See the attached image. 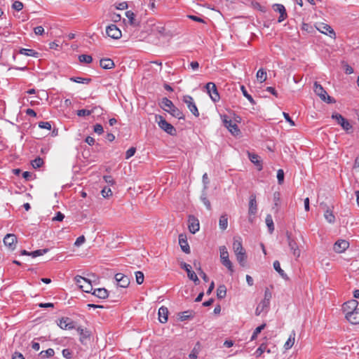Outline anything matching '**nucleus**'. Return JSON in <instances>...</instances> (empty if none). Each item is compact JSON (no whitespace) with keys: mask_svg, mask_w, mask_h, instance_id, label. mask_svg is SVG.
<instances>
[{"mask_svg":"<svg viewBox=\"0 0 359 359\" xmlns=\"http://www.w3.org/2000/svg\"><path fill=\"white\" fill-rule=\"evenodd\" d=\"M248 158L250 161L257 166L259 171L262 170L263 166L262 161L259 159L260 157L257 154L248 152Z\"/></svg>","mask_w":359,"mask_h":359,"instance_id":"nucleus-25","label":"nucleus"},{"mask_svg":"<svg viewBox=\"0 0 359 359\" xmlns=\"http://www.w3.org/2000/svg\"><path fill=\"white\" fill-rule=\"evenodd\" d=\"M270 306L269 302L262 300L255 309V315L260 316L262 313H267Z\"/></svg>","mask_w":359,"mask_h":359,"instance_id":"nucleus-19","label":"nucleus"},{"mask_svg":"<svg viewBox=\"0 0 359 359\" xmlns=\"http://www.w3.org/2000/svg\"><path fill=\"white\" fill-rule=\"evenodd\" d=\"M332 118L337 121L338 123L346 131H348L352 128L351 123L344 118L341 114L334 113L332 115Z\"/></svg>","mask_w":359,"mask_h":359,"instance_id":"nucleus-8","label":"nucleus"},{"mask_svg":"<svg viewBox=\"0 0 359 359\" xmlns=\"http://www.w3.org/2000/svg\"><path fill=\"white\" fill-rule=\"evenodd\" d=\"M161 107L165 111L168 112L172 116L178 119H184L183 112L174 105L172 102L167 97H163L161 102Z\"/></svg>","mask_w":359,"mask_h":359,"instance_id":"nucleus-1","label":"nucleus"},{"mask_svg":"<svg viewBox=\"0 0 359 359\" xmlns=\"http://www.w3.org/2000/svg\"><path fill=\"white\" fill-rule=\"evenodd\" d=\"M79 60L80 62L90 64L93 61V57L90 55L82 54L79 56Z\"/></svg>","mask_w":359,"mask_h":359,"instance_id":"nucleus-48","label":"nucleus"},{"mask_svg":"<svg viewBox=\"0 0 359 359\" xmlns=\"http://www.w3.org/2000/svg\"><path fill=\"white\" fill-rule=\"evenodd\" d=\"M223 122L224 126L233 135H236L240 133V130L237 124L234 123L231 119H228V117L226 116H224Z\"/></svg>","mask_w":359,"mask_h":359,"instance_id":"nucleus-9","label":"nucleus"},{"mask_svg":"<svg viewBox=\"0 0 359 359\" xmlns=\"http://www.w3.org/2000/svg\"><path fill=\"white\" fill-rule=\"evenodd\" d=\"M74 280L77 285L84 292L87 293H91L93 291V286L91 282L81 276H76Z\"/></svg>","mask_w":359,"mask_h":359,"instance_id":"nucleus-2","label":"nucleus"},{"mask_svg":"<svg viewBox=\"0 0 359 359\" xmlns=\"http://www.w3.org/2000/svg\"><path fill=\"white\" fill-rule=\"evenodd\" d=\"M313 90L315 93L318 95L322 100H325V95H327V92L320 84H319L318 82H315Z\"/></svg>","mask_w":359,"mask_h":359,"instance_id":"nucleus-26","label":"nucleus"},{"mask_svg":"<svg viewBox=\"0 0 359 359\" xmlns=\"http://www.w3.org/2000/svg\"><path fill=\"white\" fill-rule=\"evenodd\" d=\"M98 109L102 110V109L100 107H94L90 110L85 109H79L77 111L76 114L79 116H89L91 114L96 112Z\"/></svg>","mask_w":359,"mask_h":359,"instance_id":"nucleus-31","label":"nucleus"},{"mask_svg":"<svg viewBox=\"0 0 359 359\" xmlns=\"http://www.w3.org/2000/svg\"><path fill=\"white\" fill-rule=\"evenodd\" d=\"M92 294L97 297L99 299H104L108 297L109 296V292L107 289L104 287L100 288H96L93 290Z\"/></svg>","mask_w":359,"mask_h":359,"instance_id":"nucleus-23","label":"nucleus"},{"mask_svg":"<svg viewBox=\"0 0 359 359\" xmlns=\"http://www.w3.org/2000/svg\"><path fill=\"white\" fill-rule=\"evenodd\" d=\"M221 262L224 266H226L228 269L229 271L232 275L233 273L234 272V270H233V264H232L231 262L230 261L229 258L222 259Z\"/></svg>","mask_w":359,"mask_h":359,"instance_id":"nucleus-46","label":"nucleus"},{"mask_svg":"<svg viewBox=\"0 0 359 359\" xmlns=\"http://www.w3.org/2000/svg\"><path fill=\"white\" fill-rule=\"evenodd\" d=\"M201 201L203 202V203L205 205V206L206 207V208L208 210H211V204H210V201L207 198V195L205 193H203L201 196Z\"/></svg>","mask_w":359,"mask_h":359,"instance_id":"nucleus-50","label":"nucleus"},{"mask_svg":"<svg viewBox=\"0 0 359 359\" xmlns=\"http://www.w3.org/2000/svg\"><path fill=\"white\" fill-rule=\"evenodd\" d=\"M349 246V243L346 240L337 241L333 246V250L337 253H341L344 252Z\"/></svg>","mask_w":359,"mask_h":359,"instance_id":"nucleus-18","label":"nucleus"},{"mask_svg":"<svg viewBox=\"0 0 359 359\" xmlns=\"http://www.w3.org/2000/svg\"><path fill=\"white\" fill-rule=\"evenodd\" d=\"M266 327V324L263 323L261 325L258 326L253 332L251 339V341L255 340L257 337V335L263 330Z\"/></svg>","mask_w":359,"mask_h":359,"instance_id":"nucleus-47","label":"nucleus"},{"mask_svg":"<svg viewBox=\"0 0 359 359\" xmlns=\"http://www.w3.org/2000/svg\"><path fill=\"white\" fill-rule=\"evenodd\" d=\"M76 330L80 336L79 340L81 343L83 344H85L86 340L90 338V331H88L87 329H83L81 327H77Z\"/></svg>","mask_w":359,"mask_h":359,"instance_id":"nucleus-24","label":"nucleus"},{"mask_svg":"<svg viewBox=\"0 0 359 359\" xmlns=\"http://www.w3.org/2000/svg\"><path fill=\"white\" fill-rule=\"evenodd\" d=\"M219 229L222 231H224L228 227V215L226 214H223L220 216L219 219Z\"/></svg>","mask_w":359,"mask_h":359,"instance_id":"nucleus-33","label":"nucleus"},{"mask_svg":"<svg viewBox=\"0 0 359 359\" xmlns=\"http://www.w3.org/2000/svg\"><path fill=\"white\" fill-rule=\"evenodd\" d=\"M220 259L229 258V252L226 248L223 245L219 247Z\"/></svg>","mask_w":359,"mask_h":359,"instance_id":"nucleus-53","label":"nucleus"},{"mask_svg":"<svg viewBox=\"0 0 359 359\" xmlns=\"http://www.w3.org/2000/svg\"><path fill=\"white\" fill-rule=\"evenodd\" d=\"M106 33L109 37L114 39H118L121 37V30L114 24H111L107 27Z\"/></svg>","mask_w":359,"mask_h":359,"instance_id":"nucleus-7","label":"nucleus"},{"mask_svg":"<svg viewBox=\"0 0 359 359\" xmlns=\"http://www.w3.org/2000/svg\"><path fill=\"white\" fill-rule=\"evenodd\" d=\"M346 320L351 324H359V308L355 310V311L348 312L346 314Z\"/></svg>","mask_w":359,"mask_h":359,"instance_id":"nucleus-21","label":"nucleus"},{"mask_svg":"<svg viewBox=\"0 0 359 359\" xmlns=\"http://www.w3.org/2000/svg\"><path fill=\"white\" fill-rule=\"evenodd\" d=\"M135 11L136 13L140 15H145L147 14V9L144 6L143 8L142 6H140V8H137V4L135 5Z\"/></svg>","mask_w":359,"mask_h":359,"instance_id":"nucleus-56","label":"nucleus"},{"mask_svg":"<svg viewBox=\"0 0 359 359\" xmlns=\"http://www.w3.org/2000/svg\"><path fill=\"white\" fill-rule=\"evenodd\" d=\"M43 160L41 158L37 157L32 161V165L34 168H39L43 165Z\"/></svg>","mask_w":359,"mask_h":359,"instance_id":"nucleus-52","label":"nucleus"},{"mask_svg":"<svg viewBox=\"0 0 359 359\" xmlns=\"http://www.w3.org/2000/svg\"><path fill=\"white\" fill-rule=\"evenodd\" d=\"M226 288L224 285H220L217 289V296L218 299H223L226 297Z\"/></svg>","mask_w":359,"mask_h":359,"instance_id":"nucleus-38","label":"nucleus"},{"mask_svg":"<svg viewBox=\"0 0 359 359\" xmlns=\"http://www.w3.org/2000/svg\"><path fill=\"white\" fill-rule=\"evenodd\" d=\"M294 337H295V334L293 332L292 334H291L288 338V339L287 340V341L284 344V348L286 349V350H288L290 348H291L292 347V346L294 345Z\"/></svg>","mask_w":359,"mask_h":359,"instance_id":"nucleus-44","label":"nucleus"},{"mask_svg":"<svg viewBox=\"0 0 359 359\" xmlns=\"http://www.w3.org/2000/svg\"><path fill=\"white\" fill-rule=\"evenodd\" d=\"M19 53L27 56H32L34 57H37L39 55V53L36 52L34 50L23 48L20 49Z\"/></svg>","mask_w":359,"mask_h":359,"instance_id":"nucleus-34","label":"nucleus"},{"mask_svg":"<svg viewBox=\"0 0 359 359\" xmlns=\"http://www.w3.org/2000/svg\"><path fill=\"white\" fill-rule=\"evenodd\" d=\"M12 8L17 11H20L23 8V4L22 1H14L12 5Z\"/></svg>","mask_w":359,"mask_h":359,"instance_id":"nucleus-61","label":"nucleus"},{"mask_svg":"<svg viewBox=\"0 0 359 359\" xmlns=\"http://www.w3.org/2000/svg\"><path fill=\"white\" fill-rule=\"evenodd\" d=\"M265 222H266V224L268 227L269 233H272L273 231H274V224H273V219H272V217L271 215H266Z\"/></svg>","mask_w":359,"mask_h":359,"instance_id":"nucleus-39","label":"nucleus"},{"mask_svg":"<svg viewBox=\"0 0 359 359\" xmlns=\"http://www.w3.org/2000/svg\"><path fill=\"white\" fill-rule=\"evenodd\" d=\"M39 127L40 128L46 129V130H51V124L50 122L48 121H41L39 123Z\"/></svg>","mask_w":359,"mask_h":359,"instance_id":"nucleus-59","label":"nucleus"},{"mask_svg":"<svg viewBox=\"0 0 359 359\" xmlns=\"http://www.w3.org/2000/svg\"><path fill=\"white\" fill-rule=\"evenodd\" d=\"M136 149L135 147H130L126 152V159H129L135 154Z\"/></svg>","mask_w":359,"mask_h":359,"instance_id":"nucleus-60","label":"nucleus"},{"mask_svg":"<svg viewBox=\"0 0 359 359\" xmlns=\"http://www.w3.org/2000/svg\"><path fill=\"white\" fill-rule=\"evenodd\" d=\"M277 179L279 184H282L284 181V172L282 169L277 171Z\"/></svg>","mask_w":359,"mask_h":359,"instance_id":"nucleus-58","label":"nucleus"},{"mask_svg":"<svg viewBox=\"0 0 359 359\" xmlns=\"http://www.w3.org/2000/svg\"><path fill=\"white\" fill-rule=\"evenodd\" d=\"M136 282L138 285H141L144 282V273L142 271L135 272Z\"/></svg>","mask_w":359,"mask_h":359,"instance_id":"nucleus-54","label":"nucleus"},{"mask_svg":"<svg viewBox=\"0 0 359 359\" xmlns=\"http://www.w3.org/2000/svg\"><path fill=\"white\" fill-rule=\"evenodd\" d=\"M358 302L355 299H351L345 302L342 306V310L346 318L348 312L355 311L358 309Z\"/></svg>","mask_w":359,"mask_h":359,"instance_id":"nucleus-12","label":"nucleus"},{"mask_svg":"<svg viewBox=\"0 0 359 359\" xmlns=\"http://www.w3.org/2000/svg\"><path fill=\"white\" fill-rule=\"evenodd\" d=\"M179 244L180 245L182 250L184 252L187 254L190 253V248L189 243L187 242L186 236H184L183 234H180L179 236Z\"/></svg>","mask_w":359,"mask_h":359,"instance_id":"nucleus-22","label":"nucleus"},{"mask_svg":"<svg viewBox=\"0 0 359 359\" xmlns=\"http://www.w3.org/2000/svg\"><path fill=\"white\" fill-rule=\"evenodd\" d=\"M57 324L62 330H72L74 328V321L68 317L62 318Z\"/></svg>","mask_w":359,"mask_h":359,"instance_id":"nucleus-14","label":"nucleus"},{"mask_svg":"<svg viewBox=\"0 0 359 359\" xmlns=\"http://www.w3.org/2000/svg\"><path fill=\"white\" fill-rule=\"evenodd\" d=\"M94 132L98 135L102 134L104 132L102 126L100 123L95 124L94 126Z\"/></svg>","mask_w":359,"mask_h":359,"instance_id":"nucleus-63","label":"nucleus"},{"mask_svg":"<svg viewBox=\"0 0 359 359\" xmlns=\"http://www.w3.org/2000/svg\"><path fill=\"white\" fill-rule=\"evenodd\" d=\"M264 351H267V353H270V350H266V344L265 343H262L259 348L255 351V355L257 358L260 357Z\"/></svg>","mask_w":359,"mask_h":359,"instance_id":"nucleus-41","label":"nucleus"},{"mask_svg":"<svg viewBox=\"0 0 359 359\" xmlns=\"http://www.w3.org/2000/svg\"><path fill=\"white\" fill-rule=\"evenodd\" d=\"M286 237L288 243L289 248L292 251L293 255L298 258L301 255V250L297 243L296 241L292 237V233L289 231L286 232Z\"/></svg>","mask_w":359,"mask_h":359,"instance_id":"nucleus-3","label":"nucleus"},{"mask_svg":"<svg viewBox=\"0 0 359 359\" xmlns=\"http://www.w3.org/2000/svg\"><path fill=\"white\" fill-rule=\"evenodd\" d=\"M65 218L64 214H62L61 212H57L55 215V216L53 218V221H58L61 222Z\"/></svg>","mask_w":359,"mask_h":359,"instance_id":"nucleus-64","label":"nucleus"},{"mask_svg":"<svg viewBox=\"0 0 359 359\" xmlns=\"http://www.w3.org/2000/svg\"><path fill=\"white\" fill-rule=\"evenodd\" d=\"M251 4V6L255 9H257L258 11H260L262 12L266 11V7L264 6H262L259 1H250Z\"/></svg>","mask_w":359,"mask_h":359,"instance_id":"nucleus-51","label":"nucleus"},{"mask_svg":"<svg viewBox=\"0 0 359 359\" xmlns=\"http://www.w3.org/2000/svg\"><path fill=\"white\" fill-rule=\"evenodd\" d=\"M233 250L235 255L237 253H241V252H243L245 251L244 250V248H243L242 243L240 241V239H238V240L234 239L233 243Z\"/></svg>","mask_w":359,"mask_h":359,"instance_id":"nucleus-32","label":"nucleus"},{"mask_svg":"<svg viewBox=\"0 0 359 359\" xmlns=\"http://www.w3.org/2000/svg\"><path fill=\"white\" fill-rule=\"evenodd\" d=\"M273 268L280 274L281 277L285 279L287 278L286 273L281 269L280 262L276 260L273 262Z\"/></svg>","mask_w":359,"mask_h":359,"instance_id":"nucleus-40","label":"nucleus"},{"mask_svg":"<svg viewBox=\"0 0 359 359\" xmlns=\"http://www.w3.org/2000/svg\"><path fill=\"white\" fill-rule=\"evenodd\" d=\"M4 243L10 250H13L16 247L17 237L14 234L8 233L4 238Z\"/></svg>","mask_w":359,"mask_h":359,"instance_id":"nucleus-15","label":"nucleus"},{"mask_svg":"<svg viewBox=\"0 0 359 359\" xmlns=\"http://www.w3.org/2000/svg\"><path fill=\"white\" fill-rule=\"evenodd\" d=\"M158 126L165 132L170 135L176 134V129L172 125L166 121V120L161 116H159V121H158Z\"/></svg>","mask_w":359,"mask_h":359,"instance_id":"nucleus-5","label":"nucleus"},{"mask_svg":"<svg viewBox=\"0 0 359 359\" xmlns=\"http://www.w3.org/2000/svg\"><path fill=\"white\" fill-rule=\"evenodd\" d=\"M114 278L117 283V285L126 288L130 284V278L128 276L121 273H118L115 275Z\"/></svg>","mask_w":359,"mask_h":359,"instance_id":"nucleus-13","label":"nucleus"},{"mask_svg":"<svg viewBox=\"0 0 359 359\" xmlns=\"http://www.w3.org/2000/svg\"><path fill=\"white\" fill-rule=\"evenodd\" d=\"M69 79H70V81H72L73 82L78 83H84V84H88L92 81L90 78H83V77H80V76H73V77H71Z\"/></svg>","mask_w":359,"mask_h":359,"instance_id":"nucleus-35","label":"nucleus"},{"mask_svg":"<svg viewBox=\"0 0 359 359\" xmlns=\"http://www.w3.org/2000/svg\"><path fill=\"white\" fill-rule=\"evenodd\" d=\"M138 14L136 12L134 13L131 11H128L126 13V15L128 18L130 24L133 26H138L140 25V21L136 20V16Z\"/></svg>","mask_w":359,"mask_h":359,"instance_id":"nucleus-29","label":"nucleus"},{"mask_svg":"<svg viewBox=\"0 0 359 359\" xmlns=\"http://www.w3.org/2000/svg\"><path fill=\"white\" fill-rule=\"evenodd\" d=\"M181 268L187 271L189 278L193 280L196 285L199 283V280L197 275L194 271H191V266L189 264L185 262H182L181 264Z\"/></svg>","mask_w":359,"mask_h":359,"instance_id":"nucleus-16","label":"nucleus"},{"mask_svg":"<svg viewBox=\"0 0 359 359\" xmlns=\"http://www.w3.org/2000/svg\"><path fill=\"white\" fill-rule=\"evenodd\" d=\"M317 29L321 33L328 35L331 38H335L336 34L334 29L327 24L325 23H319L316 26Z\"/></svg>","mask_w":359,"mask_h":359,"instance_id":"nucleus-10","label":"nucleus"},{"mask_svg":"<svg viewBox=\"0 0 359 359\" xmlns=\"http://www.w3.org/2000/svg\"><path fill=\"white\" fill-rule=\"evenodd\" d=\"M195 312L192 310H187L178 313L179 319L181 321H185L189 319H192L194 317Z\"/></svg>","mask_w":359,"mask_h":359,"instance_id":"nucleus-28","label":"nucleus"},{"mask_svg":"<svg viewBox=\"0 0 359 359\" xmlns=\"http://www.w3.org/2000/svg\"><path fill=\"white\" fill-rule=\"evenodd\" d=\"M256 76L260 83H263L267 78L266 71L263 68L259 69L257 72Z\"/></svg>","mask_w":359,"mask_h":359,"instance_id":"nucleus-37","label":"nucleus"},{"mask_svg":"<svg viewBox=\"0 0 359 359\" xmlns=\"http://www.w3.org/2000/svg\"><path fill=\"white\" fill-rule=\"evenodd\" d=\"M342 65L346 74H351L353 73V69L345 62H342Z\"/></svg>","mask_w":359,"mask_h":359,"instance_id":"nucleus-57","label":"nucleus"},{"mask_svg":"<svg viewBox=\"0 0 359 359\" xmlns=\"http://www.w3.org/2000/svg\"><path fill=\"white\" fill-rule=\"evenodd\" d=\"M237 261L238 263L242 266H244L246 262L247 256L245 251L241 253H237L236 254Z\"/></svg>","mask_w":359,"mask_h":359,"instance_id":"nucleus-42","label":"nucleus"},{"mask_svg":"<svg viewBox=\"0 0 359 359\" xmlns=\"http://www.w3.org/2000/svg\"><path fill=\"white\" fill-rule=\"evenodd\" d=\"M198 265H200V263H198ZM199 276L203 278L205 282H208L209 278L206 275V273L202 270L201 266H198V269H196Z\"/></svg>","mask_w":359,"mask_h":359,"instance_id":"nucleus-55","label":"nucleus"},{"mask_svg":"<svg viewBox=\"0 0 359 359\" xmlns=\"http://www.w3.org/2000/svg\"><path fill=\"white\" fill-rule=\"evenodd\" d=\"M324 217L325 219L330 224H332L335 222V217L332 212V211L327 209L324 214Z\"/></svg>","mask_w":359,"mask_h":359,"instance_id":"nucleus-45","label":"nucleus"},{"mask_svg":"<svg viewBox=\"0 0 359 359\" xmlns=\"http://www.w3.org/2000/svg\"><path fill=\"white\" fill-rule=\"evenodd\" d=\"M168 310L165 306H161L158 309V320L161 323H165L168 321Z\"/></svg>","mask_w":359,"mask_h":359,"instance_id":"nucleus-27","label":"nucleus"},{"mask_svg":"<svg viewBox=\"0 0 359 359\" xmlns=\"http://www.w3.org/2000/svg\"><path fill=\"white\" fill-rule=\"evenodd\" d=\"M55 354V351L53 348H48L47 350L46 351H42L39 353V356L41 358V359H45V358H50V357H52Z\"/></svg>","mask_w":359,"mask_h":359,"instance_id":"nucleus-36","label":"nucleus"},{"mask_svg":"<svg viewBox=\"0 0 359 359\" xmlns=\"http://www.w3.org/2000/svg\"><path fill=\"white\" fill-rule=\"evenodd\" d=\"M241 90L242 91V93L243 95V96L252 104H256V102L255 101V100L253 99V97L248 93L245 87L244 86H241Z\"/></svg>","mask_w":359,"mask_h":359,"instance_id":"nucleus-43","label":"nucleus"},{"mask_svg":"<svg viewBox=\"0 0 359 359\" xmlns=\"http://www.w3.org/2000/svg\"><path fill=\"white\" fill-rule=\"evenodd\" d=\"M188 222V228L191 233H195L199 230V221L196 217L190 215L189 217Z\"/></svg>","mask_w":359,"mask_h":359,"instance_id":"nucleus-17","label":"nucleus"},{"mask_svg":"<svg viewBox=\"0 0 359 359\" xmlns=\"http://www.w3.org/2000/svg\"><path fill=\"white\" fill-rule=\"evenodd\" d=\"M273 11L280 14L278 22H281L284 21L287 18V14L286 12V9L283 4H275L272 6Z\"/></svg>","mask_w":359,"mask_h":359,"instance_id":"nucleus-11","label":"nucleus"},{"mask_svg":"<svg viewBox=\"0 0 359 359\" xmlns=\"http://www.w3.org/2000/svg\"><path fill=\"white\" fill-rule=\"evenodd\" d=\"M48 250H49V249H48V248L36 250L31 252L30 256H32V257H36L39 256H41V255H43L44 254H46V252H48Z\"/></svg>","mask_w":359,"mask_h":359,"instance_id":"nucleus-49","label":"nucleus"},{"mask_svg":"<svg viewBox=\"0 0 359 359\" xmlns=\"http://www.w3.org/2000/svg\"><path fill=\"white\" fill-rule=\"evenodd\" d=\"M62 356L67 359H71L72 357V352L68 348H65L62 351Z\"/></svg>","mask_w":359,"mask_h":359,"instance_id":"nucleus-62","label":"nucleus"},{"mask_svg":"<svg viewBox=\"0 0 359 359\" xmlns=\"http://www.w3.org/2000/svg\"><path fill=\"white\" fill-rule=\"evenodd\" d=\"M257 212V204L256 195L252 194L250 196L248 213L250 215H255Z\"/></svg>","mask_w":359,"mask_h":359,"instance_id":"nucleus-20","label":"nucleus"},{"mask_svg":"<svg viewBox=\"0 0 359 359\" xmlns=\"http://www.w3.org/2000/svg\"><path fill=\"white\" fill-rule=\"evenodd\" d=\"M205 89L207 93L209 94L211 100L214 102H217L219 100L220 97L217 89L216 85L213 82H208L205 85Z\"/></svg>","mask_w":359,"mask_h":359,"instance_id":"nucleus-4","label":"nucleus"},{"mask_svg":"<svg viewBox=\"0 0 359 359\" xmlns=\"http://www.w3.org/2000/svg\"><path fill=\"white\" fill-rule=\"evenodd\" d=\"M183 102L187 104L190 111L196 116H199V111L191 95H184L182 99Z\"/></svg>","mask_w":359,"mask_h":359,"instance_id":"nucleus-6","label":"nucleus"},{"mask_svg":"<svg viewBox=\"0 0 359 359\" xmlns=\"http://www.w3.org/2000/svg\"><path fill=\"white\" fill-rule=\"evenodd\" d=\"M100 66L104 69H112L115 65L114 61L110 58H103L100 60Z\"/></svg>","mask_w":359,"mask_h":359,"instance_id":"nucleus-30","label":"nucleus"}]
</instances>
